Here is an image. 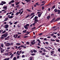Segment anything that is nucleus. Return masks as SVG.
<instances>
[{
  "mask_svg": "<svg viewBox=\"0 0 60 60\" xmlns=\"http://www.w3.org/2000/svg\"><path fill=\"white\" fill-rule=\"evenodd\" d=\"M8 33L6 32V33L3 34L0 37V39L2 40L4 39L5 40H8L7 38H6L8 36Z\"/></svg>",
  "mask_w": 60,
  "mask_h": 60,
  "instance_id": "nucleus-1",
  "label": "nucleus"
},
{
  "mask_svg": "<svg viewBox=\"0 0 60 60\" xmlns=\"http://www.w3.org/2000/svg\"><path fill=\"white\" fill-rule=\"evenodd\" d=\"M60 20V17L57 18V19H56V18H54L52 20V21H50V22L51 23H52V22H56V21H59V20Z\"/></svg>",
  "mask_w": 60,
  "mask_h": 60,
  "instance_id": "nucleus-2",
  "label": "nucleus"
},
{
  "mask_svg": "<svg viewBox=\"0 0 60 60\" xmlns=\"http://www.w3.org/2000/svg\"><path fill=\"white\" fill-rule=\"evenodd\" d=\"M29 26V24H27L26 25H25L24 26V28H25V29H28V28L27 27V26Z\"/></svg>",
  "mask_w": 60,
  "mask_h": 60,
  "instance_id": "nucleus-3",
  "label": "nucleus"
},
{
  "mask_svg": "<svg viewBox=\"0 0 60 60\" xmlns=\"http://www.w3.org/2000/svg\"><path fill=\"white\" fill-rule=\"evenodd\" d=\"M35 40H33V41H32L30 42V44L32 45H34V44H35Z\"/></svg>",
  "mask_w": 60,
  "mask_h": 60,
  "instance_id": "nucleus-4",
  "label": "nucleus"
},
{
  "mask_svg": "<svg viewBox=\"0 0 60 60\" xmlns=\"http://www.w3.org/2000/svg\"><path fill=\"white\" fill-rule=\"evenodd\" d=\"M20 47H22V48H24V49H25L26 48V46H24V45H21V46H20L19 47H18V49H19Z\"/></svg>",
  "mask_w": 60,
  "mask_h": 60,
  "instance_id": "nucleus-5",
  "label": "nucleus"
},
{
  "mask_svg": "<svg viewBox=\"0 0 60 60\" xmlns=\"http://www.w3.org/2000/svg\"><path fill=\"white\" fill-rule=\"evenodd\" d=\"M5 45L6 46L9 47V46H11V45L9 43H6L5 44Z\"/></svg>",
  "mask_w": 60,
  "mask_h": 60,
  "instance_id": "nucleus-6",
  "label": "nucleus"
},
{
  "mask_svg": "<svg viewBox=\"0 0 60 60\" xmlns=\"http://www.w3.org/2000/svg\"><path fill=\"white\" fill-rule=\"evenodd\" d=\"M39 22V20L38 19L36 20H34V23H37V22Z\"/></svg>",
  "mask_w": 60,
  "mask_h": 60,
  "instance_id": "nucleus-7",
  "label": "nucleus"
},
{
  "mask_svg": "<svg viewBox=\"0 0 60 60\" xmlns=\"http://www.w3.org/2000/svg\"><path fill=\"white\" fill-rule=\"evenodd\" d=\"M5 28L6 29L8 28V27H9V25L8 24L5 25Z\"/></svg>",
  "mask_w": 60,
  "mask_h": 60,
  "instance_id": "nucleus-8",
  "label": "nucleus"
},
{
  "mask_svg": "<svg viewBox=\"0 0 60 60\" xmlns=\"http://www.w3.org/2000/svg\"><path fill=\"white\" fill-rule=\"evenodd\" d=\"M58 11V10H57V9L56 8L54 10V11L55 12H57Z\"/></svg>",
  "mask_w": 60,
  "mask_h": 60,
  "instance_id": "nucleus-9",
  "label": "nucleus"
},
{
  "mask_svg": "<svg viewBox=\"0 0 60 60\" xmlns=\"http://www.w3.org/2000/svg\"><path fill=\"white\" fill-rule=\"evenodd\" d=\"M20 12H21V11H19V12H17L15 14L16 15H17V16H18V14H19V13H20Z\"/></svg>",
  "mask_w": 60,
  "mask_h": 60,
  "instance_id": "nucleus-10",
  "label": "nucleus"
},
{
  "mask_svg": "<svg viewBox=\"0 0 60 60\" xmlns=\"http://www.w3.org/2000/svg\"><path fill=\"white\" fill-rule=\"evenodd\" d=\"M50 18V16H47V19L48 20H49V18Z\"/></svg>",
  "mask_w": 60,
  "mask_h": 60,
  "instance_id": "nucleus-11",
  "label": "nucleus"
},
{
  "mask_svg": "<svg viewBox=\"0 0 60 60\" xmlns=\"http://www.w3.org/2000/svg\"><path fill=\"white\" fill-rule=\"evenodd\" d=\"M1 3H3V4H6V2L4 1H2Z\"/></svg>",
  "mask_w": 60,
  "mask_h": 60,
  "instance_id": "nucleus-12",
  "label": "nucleus"
},
{
  "mask_svg": "<svg viewBox=\"0 0 60 60\" xmlns=\"http://www.w3.org/2000/svg\"><path fill=\"white\" fill-rule=\"evenodd\" d=\"M38 18V16H35L34 18V20H35L36 19H37Z\"/></svg>",
  "mask_w": 60,
  "mask_h": 60,
  "instance_id": "nucleus-13",
  "label": "nucleus"
},
{
  "mask_svg": "<svg viewBox=\"0 0 60 60\" xmlns=\"http://www.w3.org/2000/svg\"><path fill=\"white\" fill-rule=\"evenodd\" d=\"M41 14H38V16L39 18H40V17H41Z\"/></svg>",
  "mask_w": 60,
  "mask_h": 60,
  "instance_id": "nucleus-14",
  "label": "nucleus"
},
{
  "mask_svg": "<svg viewBox=\"0 0 60 60\" xmlns=\"http://www.w3.org/2000/svg\"><path fill=\"white\" fill-rule=\"evenodd\" d=\"M19 2H18L17 3V2H15V4L16 5H18V4H19Z\"/></svg>",
  "mask_w": 60,
  "mask_h": 60,
  "instance_id": "nucleus-15",
  "label": "nucleus"
},
{
  "mask_svg": "<svg viewBox=\"0 0 60 60\" xmlns=\"http://www.w3.org/2000/svg\"><path fill=\"white\" fill-rule=\"evenodd\" d=\"M26 2H27V3H28V2H30V1H31V0H25Z\"/></svg>",
  "mask_w": 60,
  "mask_h": 60,
  "instance_id": "nucleus-16",
  "label": "nucleus"
},
{
  "mask_svg": "<svg viewBox=\"0 0 60 60\" xmlns=\"http://www.w3.org/2000/svg\"><path fill=\"white\" fill-rule=\"evenodd\" d=\"M58 12V14H60V10H58V11H57Z\"/></svg>",
  "mask_w": 60,
  "mask_h": 60,
  "instance_id": "nucleus-17",
  "label": "nucleus"
},
{
  "mask_svg": "<svg viewBox=\"0 0 60 60\" xmlns=\"http://www.w3.org/2000/svg\"><path fill=\"white\" fill-rule=\"evenodd\" d=\"M55 8V5H54L52 7V8H51V9L52 10H53V9H54Z\"/></svg>",
  "mask_w": 60,
  "mask_h": 60,
  "instance_id": "nucleus-18",
  "label": "nucleus"
},
{
  "mask_svg": "<svg viewBox=\"0 0 60 60\" xmlns=\"http://www.w3.org/2000/svg\"><path fill=\"white\" fill-rule=\"evenodd\" d=\"M45 49H48L49 48L50 49H52L51 48L49 47H48V48L46 47H45Z\"/></svg>",
  "mask_w": 60,
  "mask_h": 60,
  "instance_id": "nucleus-19",
  "label": "nucleus"
},
{
  "mask_svg": "<svg viewBox=\"0 0 60 60\" xmlns=\"http://www.w3.org/2000/svg\"><path fill=\"white\" fill-rule=\"evenodd\" d=\"M41 55H42V56H43L44 55H46V53L45 52H43L42 53H41Z\"/></svg>",
  "mask_w": 60,
  "mask_h": 60,
  "instance_id": "nucleus-20",
  "label": "nucleus"
},
{
  "mask_svg": "<svg viewBox=\"0 0 60 60\" xmlns=\"http://www.w3.org/2000/svg\"><path fill=\"white\" fill-rule=\"evenodd\" d=\"M19 51H18L17 52V53L16 54V55H20V54H19Z\"/></svg>",
  "mask_w": 60,
  "mask_h": 60,
  "instance_id": "nucleus-21",
  "label": "nucleus"
},
{
  "mask_svg": "<svg viewBox=\"0 0 60 60\" xmlns=\"http://www.w3.org/2000/svg\"><path fill=\"white\" fill-rule=\"evenodd\" d=\"M8 18L9 19H12L13 18V16H11L10 17H8Z\"/></svg>",
  "mask_w": 60,
  "mask_h": 60,
  "instance_id": "nucleus-22",
  "label": "nucleus"
},
{
  "mask_svg": "<svg viewBox=\"0 0 60 60\" xmlns=\"http://www.w3.org/2000/svg\"><path fill=\"white\" fill-rule=\"evenodd\" d=\"M33 52L34 53H36L37 52V51L35 49H34Z\"/></svg>",
  "mask_w": 60,
  "mask_h": 60,
  "instance_id": "nucleus-23",
  "label": "nucleus"
},
{
  "mask_svg": "<svg viewBox=\"0 0 60 60\" xmlns=\"http://www.w3.org/2000/svg\"><path fill=\"white\" fill-rule=\"evenodd\" d=\"M16 45H17V46H19V45H20L21 44L20 43H16Z\"/></svg>",
  "mask_w": 60,
  "mask_h": 60,
  "instance_id": "nucleus-24",
  "label": "nucleus"
},
{
  "mask_svg": "<svg viewBox=\"0 0 60 60\" xmlns=\"http://www.w3.org/2000/svg\"><path fill=\"white\" fill-rule=\"evenodd\" d=\"M56 42H60V40H59V39H56Z\"/></svg>",
  "mask_w": 60,
  "mask_h": 60,
  "instance_id": "nucleus-25",
  "label": "nucleus"
},
{
  "mask_svg": "<svg viewBox=\"0 0 60 60\" xmlns=\"http://www.w3.org/2000/svg\"><path fill=\"white\" fill-rule=\"evenodd\" d=\"M17 59V58L16 57H14L13 59V60H16Z\"/></svg>",
  "mask_w": 60,
  "mask_h": 60,
  "instance_id": "nucleus-26",
  "label": "nucleus"
},
{
  "mask_svg": "<svg viewBox=\"0 0 60 60\" xmlns=\"http://www.w3.org/2000/svg\"><path fill=\"white\" fill-rule=\"evenodd\" d=\"M27 45H29L30 44V42L28 41H27L26 42V43Z\"/></svg>",
  "mask_w": 60,
  "mask_h": 60,
  "instance_id": "nucleus-27",
  "label": "nucleus"
},
{
  "mask_svg": "<svg viewBox=\"0 0 60 60\" xmlns=\"http://www.w3.org/2000/svg\"><path fill=\"white\" fill-rule=\"evenodd\" d=\"M50 52L52 54H54V53H54V51H50Z\"/></svg>",
  "mask_w": 60,
  "mask_h": 60,
  "instance_id": "nucleus-28",
  "label": "nucleus"
},
{
  "mask_svg": "<svg viewBox=\"0 0 60 60\" xmlns=\"http://www.w3.org/2000/svg\"><path fill=\"white\" fill-rule=\"evenodd\" d=\"M7 8V7L6 6H4L3 8V9H6V8Z\"/></svg>",
  "mask_w": 60,
  "mask_h": 60,
  "instance_id": "nucleus-29",
  "label": "nucleus"
},
{
  "mask_svg": "<svg viewBox=\"0 0 60 60\" xmlns=\"http://www.w3.org/2000/svg\"><path fill=\"white\" fill-rule=\"evenodd\" d=\"M35 16V15H33L32 16H31V17L30 18V19H31L32 18H34V17Z\"/></svg>",
  "mask_w": 60,
  "mask_h": 60,
  "instance_id": "nucleus-30",
  "label": "nucleus"
},
{
  "mask_svg": "<svg viewBox=\"0 0 60 60\" xmlns=\"http://www.w3.org/2000/svg\"><path fill=\"white\" fill-rule=\"evenodd\" d=\"M34 13H32L31 14V15H30V16H32V15H34Z\"/></svg>",
  "mask_w": 60,
  "mask_h": 60,
  "instance_id": "nucleus-31",
  "label": "nucleus"
},
{
  "mask_svg": "<svg viewBox=\"0 0 60 60\" xmlns=\"http://www.w3.org/2000/svg\"><path fill=\"white\" fill-rule=\"evenodd\" d=\"M39 52L40 53H42V51L41 50L39 51Z\"/></svg>",
  "mask_w": 60,
  "mask_h": 60,
  "instance_id": "nucleus-32",
  "label": "nucleus"
},
{
  "mask_svg": "<svg viewBox=\"0 0 60 60\" xmlns=\"http://www.w3.org/2000/svg\"><path fill=\"white\" fill-rule=\"evenodd\" d=\"M26 30H25V31L24 30L23 31H22V32L23 33H26Z\"/></svg>",
  "mask_w": 60,
  "mask_h": 60,
  "instance_id": "nucleus-33",
  "label": "nucleus"
},
{
  "mask_svg": "<svg viewBox=\"0 0 60 60\" xmlns=\"http://www.w3.org/2000/svg\"><path fill=\"white\" fill-rule=\"evenodd\" d=\"M41 49V50L42 51H43L44 50V49L42 48H40Z\"/></svg>",
  "mask_w": 60,
  "mask_h": 60,
  "instance_id": "nucleus-34",
  "label": "nucleus"
},
{
  "mask_svg": "<svg viewBox=\"0 0 60 60\" xmlns=\"http://www.w3.org/2000/svg\"><path fill=\"white\" fill-rule=\"evenodd\" d=\"M38 2H37L35 4H36V5H40V4H38Z\"/></svg>",
  "mask_w": 60,
  "mask_h": 60,
  "instance_id": "nucleus-35",
  "label": "nucleus"
},
{
  "mask_svg": "<svg viewBox=\"0 0 60 60\" xmlns=\"http://www.w3.org/2000/svg\"><path fill=\"white\" fill-rule=\"evenodd\" d=\"M8 53H5V56H7V55H8Z\"/></svg>",
  "mask_w": 60,
  "mask_h": 60,
  "instance_id": "nucleus-36",
  "label": "nucleus"
},
{
  "mask_svg": "<svg viewBox=\"0 0 60 60\" xmlns=\"http://www.w3.org/2000/svg\"><path fill=\"white\" fill-rule=\"evenodd\" d=\"M19 35L18 34H16V35H15L16 37H15V38H17V37H18V36Z\"/></svg>",
  "mask_w": 60,
  "mask_h": 60,
  "instance_id": "nucleus-37",
  "label": "nucleus"
},
{
  "mask_svg": "<svg viewBox=\"0 0 60 60\" xmlns=\"http://www.w3.org/2000/svg\"><path fill=\"white\" fill-rule=\"evenodd\" d=\"M11 3H14V0H12L11 1Z\"/></svg>",
  "mask_w": 60,
  "mask_h": 60,
  "instance_id": "nucleus-38",
  "label": "nucleus"
},
{
  "mask_svg": "<svg viewBox=\"0 0 60 60\" xmlns=\"http://www.w3.org/2000/svg\"><path fill=\"white\" fill-rule=\"evenodd\" d=\"M31 55L32 56H34V55H35V54L32 53V54H31Z\"/></svg>",
  "mask_w": 60,
  "mask_h": 60,
  "instance_id": "nucleus-39",
  "label": "nucleus"
},
{
  "mask_svg": "<svg viewBox=\"0 0 60 60\" xmlns=\"http://www.w3.org/2000/svg\"><path fill=\"white\" fill-rule=\"evenodd\" d=\"M42 34H43V33H40L39 34V36H41V35H42Z\"/></svg>",
  "mask_w": 60,
  "mask_h": 60,
  "instance_id": "nucleus-40",
  "label": "nucleus"
},
{
  "mask_svg": "<svg viewBox=\"0 0 60 60\" xmlns=\"http://www.w3.org/2000/svg\"><path fill=\"white\" fill-rule=\"evenodd\" d=\"M30 52H31V53H33V51L32 50H31L30 51Z\"/></svg>",
  "mask_w": 60,
  "mask_h": 60,
  "instance_id": "nucleus-41",
  "label": "nucleus"
},
{
  "mask_svg": "<svg viewBox=\"0 0 60 60\" xmlns=\"http://www.w3.org/2000/svg\"><path fill=\"white\" fill-rule=\"evenodd\" d=\"M13 56V54H12L11 56V57H10V58H12V57Z\"/></svg>",
  "mask_w": 60,
  "mask_h": 60,
  "instance_id": "nucleus-42",
  "label": "nucleus"
},
{
  "mask_svg": "<svg viewBox=\"0 0 60 60\" xmlns=\"http://www.w3.org/2000/svg\"><path fill=\"white\" fill-rule=\"evenodd\" d=\"M35 22L33 23L32 24L33 25V26H35Z\"/></svg>",
  "mask_w": 60,
  "mask_h": 60,
  "instance_id": "nucleus-43",
  "label": "nucleus"
},
{
  "mask_svg": "<svg viewBox=\"0 0 60 60\" xmlns=\"http://www.w3.org/2000/svg\"><path fill=\"white\" fill-rule=\"evenodd\" d=\"M51 41H56L55 40H53L52 39H51Z\"/></svg>",
  "mask_w": 60,
  "mask_h": 60,
  "instance_id": "nucleus-44",
  "label": "nucleus"
},
{
  "mask_svg": "<svg viewBox=\"0 0 60 60\" xmlns=\"http://www.w3.org/2000/svg\"><path fill=\"white\" fill-rule=\"evenodd\" d=\"M3 32V30H0V33H1V32Z\"/></svg>",
  "mask_w": 60,
  "mask_h": 60,
  "instance_id": "nucleus-45",
  "label": "nucleus"
},
{
  "mask_svg": "<svg viewBox=\"0 0 60 60\" xmlns=\"http://www.w3.org/2000/svg\"><path fill=\"white\" fill-rule=\"evenodd\" d=\"M28 36H25L24 37V38H26L27 37H28Z\"/></svg>",
  "mask_w": 60,
  "mask_h": 60,
  "instance_id": "nucleus-46",
  "label": "nucleus"
},
{
  "mask_svg": "<svg viewBox=\"0 0 60 60\" xmlns=\"http://www.w3.org/2000/svg\"><path fill=\"white\" fill-rule=\"evenodd\" d=\"M10 48H11V47H8L7 48V50H8Z\"/></svg>",
  "mask_w": 60,
  "mask_h": 60,
  "instance_id": "nucleus-47",
  "label": "nucleus"
},
{
  "mask_svg": "<svg viewBox=\"0 0 60 60\" xmlns=\"http://www.w3.org/2000/svg\"><path fill=\"white\" fill-rule=\"evenodd\" d=\"M44 41H47V38H45L44 39Z\"/></svg>",
  "mask_w": 60,
  "mask_h": 60,
  "instance_id": "nucleus-48",
  "label": "nucleus"
},
{
  "mask_svg": "<svg viewBox=\"0 0 60 60\" xmlns=\"http://www.w3.org/2000/svg\"><path fill=\"white\" fill-rule=\"evenodd\" d=\"M20 26H19V25H18V26H17V27L18 28H20Z\"/></svg>",
  "mask_w": 60,
  "mask_h": 60,
  "instance_id": "nucleus-49",
  "label": "nucleus"
},
{
  "mask_svg": "<svg viewBox=\"0 0 60 60\" xmlns=\"http://www.w3.org/2000/svg\"><path fill=\"white\" fill-rule=\"evenodd\" d=\"M19 5H17L16 6V7L17 8H18V7H19Z\"/></svg>",
  "mask_w": 60,
  "mask_h": 60,
  "instance_id": "nucleus-50",
  "label": "nucleus"
},
{
  "mask_svg": "<svg viewBox=\"0 0 60 60\" xmlns=\"http://www.w3.org/2000/svg\"><path fill=\"white\" fill-rule=\"evenodd\" d=\"M54 15L52 13L51 14V16H54Z\"/></svg>",
  "mask_w": 60,
  "mask_h": 60,
  "instance_id": "nucleus-51",
  "label": "nucleus"
},
{
  "mask_svg": "<svg viewBox=\"0 0 60 60\" xmlns=\"http://www.w3.org/2000/svg\"><path fill=\"white\" fill-rule=\"evenodd\" d=\"M49 11H50V8H49L48 9Z\"/></svg>",
  "mask_w": 60,
  "mask_h": 60,
  "instance_id": "nucleus-52",
  "label": "nucleus"
},
{
  "mask_svg": "<svg viewBox=\"0 0 60 60\" xmlns=\"http://www.w3.org/2000/svg\"><path fill=\"white\" fill-rule=\"evenodd\" d=\"M5 32H6V31L4 30L2 32V33L4 34V33H5Z\"/></svg>",
  "mask_w": 60,
  "mask_h": 60,
  "instance_id": "nucleus-53",
  "label": "nucleus"
},
{
  "mask_svg": "<svg viewBox=\"0 0 60 60\" xmlns=\"http://www.w3.org/2000/svg\"><path fill=\"white\" fill-rule=\"evenodd\" d=\"M45 43H46V44H47V45H48L49 44V43L47 42H45Z\"/></svg>",
  "mask_w": 60,
  "mask_h": 60,
  "instance_id": "nucleus-54",
  "label": "nucleus"
},
{
  "mask_svg": "<svg viewBox=\"0 0 60 60\" xmlns=\"http://www.w3.org/2000/svg\"><path fill=\"white\" fill-rule=\"evenodd\" d=\"M27 11H30H30H31V10H30L29 9H27Z\"/></svg>",
  "mask_w": 60,
  "mask_h": 60,
  "instance_id": "nucleus-55",
  "label": "nucleus"
},
{
  "mask_svg": "<svg viewBox=\"0 0 60 60\" xmlns=\"http://www.w3.org/2000/svg\"><path fill=\"white\" fill-rule=\"evenodd\" d=\"M25 33H26V34H27V33H28V34H29H29L30 33L29 32H28V31H27L26 32H25Z\"/></svg>",
  "mask_w": 60,
  "mask_h": 60,
  "instance_id": "nucleus-56",
  "label": "nucleus"
},
{
  "mask_svg": "<svg viewBox=\"0 0 60 60\" xmlns=\"http://www.w3.org/2000/svg\"><path fill=\"white\" fill-rule=\"evenodd\" d=\"M19 56H17V59H19Z\"/></svg>",
  "mask_w": 60,
  "mask_h": 60,
  "instance_id": "nucleus-57",
  "label": "nucleus"
},
{
  "mask_svg": "<svg viewBox=\"0 0 60 60\" xmlns=\"http://www.w3.org/2000/svg\"><path fill=\"white\" fill-rule=\"evenodd\" d=\"M6 60H9V59H10V58H6Z\"/></svg>",
  "mask_w": 60,
  "mask_h": 60,
  "instance_id": "nucleus-58",
  "label": "nucleus"
},
{
  "mask_svg": "<svg viewBox=\"0 0 60 60\" xmlns=\"http://www.w3.org/2000/svg\"><path fill=\"white\" fill-rule=\"evenodd\" d=\"M0 5H3V3H1L0 4Z\"/></svg>",
  "mask_w": 60,
  "mask_h": 60,
  "instance_id": "nucleus-59",
  "label": "nucleus"
},
{
  "mask_svg": "<svg viewBox=\"0 0 60 60\" xmlns=\"http://www.w3.org/2000/svg\"><path fill=\"white\" fill-rule=\"evenodd\" d=\"M30 58H31L30 60H33V58H31V56H30Z\"/></svg>",
  "mask_w": 60,
  "mask_h": 60,
  "instance_id": "nucleus-60",
  "label": "nucleus"
},
{
  "mask_svg": "<svg viewBox=\"0 0 60 60\" xmlns=\"http://www.w3.org/2000/svg\"><path fill=\"white\" fill-rule=\"evenodd\" d=\"M58 51L60 52V48L58 49Z\"/></svg>",
  "mask_w": 60,
  "mask_h": 60,
  "instance_id": "nucleus-61",
  "label": "nucleus"
},
{
  "mask_svg": "<svg viewBox=\"0 0 60 60\" xmlns=\"http://www.w3.org/2000/svg\"><path fill=\"white\" fill-rule=\"evenodd\" d=\"M17 23H18L17 22H16L14 23V24H17Z\"/></svg>",
  "mask_w": 60,
  "mask_h": 60,
  "instance_id": "nucleus-62",
  "label": "nucleus"
},
{
  "mask_svg": "<svg viewBox=\"0 0 60 60\" xmlns=\"http://www.w3.org/2000/svg\"><path fill=\"white\" fill-rule=\"evenodd\" d=\"M40 39H41V40H43L44 39V38H40Z\"/></svg>",
  "mask_w": 60,
  "mask_h": 60,
  "instance_id": "nucleus-63",
  "label": "nucleus"
},
{
  "mask_svg": "<svg viewBox=\"0 0 60 60\" xmlns=\"http://www.w3.org/2000/svg\"><path fill=\"white\" fill-rule=\"evenodd\" d=\"M30 27H32L33 26V24H31L30 25Z\"/></svg>",
  "mask_w": 60,
  "mask_h": 60,
  "instance_id": "nucleus-64",
  "label": "nucleus"
}]
</instances>
